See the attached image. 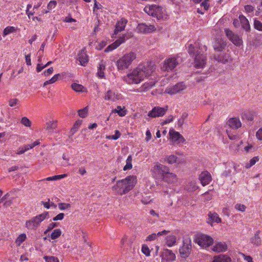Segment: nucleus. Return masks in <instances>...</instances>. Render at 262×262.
Segmentation results:
<instances>
[{"label": "nucleus", "instance_id": "nucleus-37", "mask_svg": "<svg viewBox=\"0 0 262 262\" xmlns=\"http://www.w3.org/2000/svg\"><path fill=\"white\" fill-rule=\"evenodd\" d=\"M61 234V230L60 229L54 230L50 234V237L52 239H55L58 238Z\"/></svg>", "mask_w": 262, "mask_h": 262}, {"label": "nucleus", "instance_id": "nucleus-64", "mask_svg": "<svg viewBox=\"0 0 262 262\" xmlns=\"http://www.w3.org/2000/svg\"><path fill=\"white\" fill-rule=\"evenodd\" d=\"M256 136L259 140H262V127L257 130Z\"/></svg>", "mask_w": 262, "mask_h": 262}, {"label": "nucleus", "instance_id": "nucleus-52", "mask_svg": "<svg viewBox=\"0 0 262 262\" xmlns=\"http://www.w3.org/2000/svg\"><path fill=\"white\" fill-rule=\"evenodd\" d=\"M78 115L81 118H85L88 114V109L87 107L83 108L82 109H80L78 112Z\"/></svg>", "mask_w": 262, "mask_h": 262}, {"label": "nucleus", "instance_id": "nucleus-32", "mask_svg": "<svg viewBox=\"0 0 262 262\" xmlns=\"http://www.w3.org/2000/svg\"><path fill=\"white\" fill-rule=\"evenodd\" d=\"M242 118L243 120L252 121L254 119V115L253 113L251 112H246L242 114Z\"/></svg>", "mask_w": 262, "mask_h": 262}, {"label": "nucleus", "instance_id": "nucleus-43", "mask_svg": "<svg viewBox=\"0 0 262 262\" xmlns=\"http://www.w3.org/2000/svg\"><path fill=\"white\" fill-rule=\"evenodd\" d=\"M20 122L25 126L30 127L31 126V121L26 117H24L21 118Z\"/></svg>", "mask_w": 262, "mask_h": 262}, {"label": "nucleus", "instance_id": "nucleus-23", "mask_svg": "<svg viewBox=\"0 0 262 262\" xmlns=\"http://www.w3.org/2000/svg\"><path fill=\"white\" fill-rule=\"evenodd\" d=\"M104 98L105 100L116 101L119 99V96L118 94H115L114 92L108 90L106 93Z\"/></svg>", "mask_w": 262, "mask_h": 262}, {"label": "nucleus", "instance_id": "nucleus-60", "mask_svg": "<svg viewBox=\"0 0 262 262\" xmlns=\"http://www.w3.org/2000/svg\"><path fill=\"white\" fill-rule=\"evenodd\" d=\"M64 216V214L63 213H60L58 215H57L56 216L54 217L53 218V220L54 221H58V220H62Z\"/></svg>", "mask_w": 262, "mask_h": 262}, {"label": "nucleus", "instance_id": "nucleus-49", "mask_svg": "<svg viewBox=\"0 0 262 262\" xmlns=\"http://www.w3.org/2000/svg\"><path fill=\"white\" fill-rule=\"evenodd\" d=\"M254 27L257 30L262 31V23L260 21L255 19L254 21Z\"/></svg>", "mask_w": 262, "mask_h": 262}, {"label": "nucleus", "instance_id": "nucleus-13", "mask_svg": "<svg viewBox=\"0 0 262 262\" xmlns=\"http://www.w3.org/2000/svg\"><path fill=\"white\" fill-rule=\"evenodd\" d=\"M225 32L227 37L235 46H240L242 44V39L237 34L233 33L232 31L227 28L225 29Z\"/></svg>", "mask_w": 262, "mask_h": 262}, {"label": "nucleus", "instance_id": "nucleus-11", "mask_svg": "<svg viewBox=\"0 0 262 262\" xmlns=\"http://www.w3.org/2000/svg\"><path fill=\"white\" fill-rule=\"evenodd\" d=\"M186 88L185 84L183 82H179L174 85L167 86L165 89V93L169 95H175L180 93Z\"/></svg>", "mask_w": 262, "mask_h": 262}, {"label": "nucleus", "instance_id": "nucleus-36", "mask_svg": "<svg viewBox=\"0 0 262 262\" xmlns=\"http://www.w3.org/2000/svg\"><path fill=\"white\" fill-rule=\"evenodd\" d=\"M60 76V74H57L54 75L49 80H47L43 83V85H47L48 84H52L55 82L59 79V77Z\"/></svg>", "mask_w": 262, "mask_h": 262}, {"label": "nucleus", "instance_id": "nucleus-3", "mask_svg": "<svg viewBox=\"0 0 262 262\" xmlns=\"http://www.w3.org/2000/svg\"><path fill=\"white\" fill-rule=\"evenodd\" d=\"M136 182V177L129 176L124 179L117 181L116 185L113 187V190L117 194L122 195L132 190Z\"/></svg>", "mask_w": 262, "mask_h": 262}, {"label": "nucleus", "instance_id": "nucleus-51", "mask_svg": "<svg viewBox=\"0 0 262 262\" xmlns=\"http://www.w3.org/2000/svg\"><path fill=\"white\" fill-rule=\"evenodd\" d=\"M155 82H150L149 83H144L142 86V88L144 91H147L149 89H151L155 85Z\"/></svg>", "mask_w": 262, "mask_h": 262}, {"label": "nucleus", "instance_id": "nucleus-21", "mask_svg": "<svg viewBox=\"0 0 262 262\" xmlns=\"http://www.w3.org/2000/svg\"><path fill=\"white\" fill-rule=\"evenodd\" d=\"M227 250V245L225 242H218L212 247V250L216 252H225Z\"/></svg>", "mask_w": 262, "mask_h": 262}, {"label": "nucleus", "instance_id": "nucleus-7", "mask_svg": "<svg viewBox=\"0 0 262 262\" xmlns=\"http://www.w3.org/2000/svg\"><path fill=\"white\" fill-rule=\"evenodd\" d=\"M153 171L155 173L160 175L164 180H168L169 178H172L171 181L173 182L176 180V174L169 172V168L163 165L158 164L153 168Z\"/></svg>", "mask_w": 262, "mask_h": 262}, {"label": "nucleus", "instance_id": "nucleus-28", "mask_svg": "<svg viewBox=\"0 0 262 262\" xmlns=\"http://www.w3.org/2000/svg\"><path fill=\"white\" fill-rule=\"evenodd\" d=\"M208 217L210 220L209 223H220L221 222V219L220 218L219 215L215 212H209L208 213Z\"/></svg>", "mask_w": 262, "mask_h": 262}, {"label": "nucleus", "instance_id": "nucleus-25", "mask_svg": "<svg viewBox=\"0 0 262 262\" xmlns=\"http://www.w3.org/2000/svg\"><path fill=\"white\" fill-rule=\"evenodd\" d=\"M239 19L241 22L242 28L246 31H249L250 30V26L247 18L241 14L239 16Z\"/></svg>", "mask_w": 262, "mask_h": 262}, {"label": "nucleus", "instance_id": "nucleus-4", "mask_svg": "<svg viewBox=\"0 0 262 262\" xmlns=\"http://www.w3.org/2000/svg\"><path fill=\"white\" fill-rule=\"evenodd\" d=\"M136 58V54L134 52L126 53L121 56L116 62L117 70L121 73L128 69L133 61Z\"/></svg>", "mask_w": 262, "mask_h": 262}, {"label": "nucleus", "instance_id": "nucleus-10", "mask_svg": "<svg viewBox=\"0 0 262 262\" xmlns=\"http://www.w3.org/2000/svg\"><path fill=\"white\" fill-rule=\"evenodd\" d=\"M180 62L178 57L172 56L166 59L163 63L162 69L164 71H172Z\"/></svg>", "mask_w": 262, "mask_h": 262}, {"label": "nucleus", "instance_id": "nucleus-55", "mask_svg": "<svg viewBox=\"0 0 262 262\" xmlns=\"http://www.w3.org/2000/svg\"><path fill=\"white\" fill-rule=\"evenodd\" d=\"M142 252L146 255L149 256L150 251L148 247V246L146 245H143L142 246Z\"/></svg>", "mask_w": 262, "mask_h": 262}, {"label": "nucleus", "instance_id": "nucleus-48", "mask_svg": "<svg viewBox=\"0 0 262 262\" xmlns=\"http://www.w3.org/2000/svg\"><path fill=\"white\" fill-rule=\"evenodd\" d=\"M120 136L121 134L119 132V131L118 130H116L115 131V135L107 136L106 138L108 139L116 140L118 139L120 137Z\"/></svg>", "mask_w": 262, "mask_h": 262}, {"label": "nucleus", "instance_id": "nucleus-56", "mask_svg": "<svg viewBox=\"0 0 262 262\" xmlns=\"http://www.w3.org/2000/svg\"><path fill=\"white\" fill-rule=\"evenodd\" d=\"M82 122V121L81 120H77L74 124V126L72 128V131H73V133L76 132L78 129L79 127L81 124Z\"/></svg>", "mask_w": 262, "mask_h": 262}, {"label": "nucleus", "instance_id": "nucleus-5", "mask_svg": "<svg viewBox=\"0 0 262 262\" xmlns=\"http://www.w3.org/2000/svg\"><path fill=\"white\" fill-rule=\"evenodd\" d=\"M144 11L148 15L156 17L159 20H165L168 17L165 9L158 5H152L146 6L145 7Z\"/></svg>", "mask_w": 262, "mask_h": 262}, {"label": "nucleus", "instance_id": "nucleus-41", "mask_svg": "<svg viewBox=\"0 0 262 262\" xmlns=\"http://www.w3.org/2000/svg\"><path fill=\"white\" fill-rule=\"evenodd\" d=\"M259 160L258 157H254L252 159H251L249 162L246 163L245 165V167L246 168H249L253 165H254L257 161Z\"/></svg>", "mask_w": 262, "mask_h": 262}, {"label": "nucleus", "instance_id": "nucleus-9", "mask_svg": "<svg viewBox=\"0 0 262 262\" xmlns=\"http://www.w3.org/2000/svg\"><path fill=\"white\" fill-rule=\"evenodd\" d=\"M192 250L191 241L189 237L185 238L183 245L180 247L179 253L182 258H187L190 255Z\"/></svg>", "mask_w": 262, "mask_h": 262}, {"label": "nucleus", "instance_id": "nucleus-59", "mask_svg": "<svg viewBox=\"0 0 262 262\" xmlns=\"http://www.w3.org/2000/svg\"><path fill=\"white\" fill-rule=\"evenodd\" d=\"M209 6L210 5L209 4L208 0H205L200 5V6L204 9V11H207L208 9Z\"/></svg>", "mask_w": 262, "mask_h": 262}, {"label": "nucleus", "instance_id": "nucleus-1", "mask_svg": "<svg viewBox=\"0 0 262 262\" xmlns=\"http://www.w3.org/2000/svg\"><path fill=\"white\" fill-rule=\"evenodd\" d=\"M156 69L151 63H140L133 71L124 77V81L129 84H139L145 78L149 77Z\"/></svg>", "mask_w": 262, "mask_h": 262}, {"label": "nucleus", "instance_id": "nucleus-18", "mask_svg": "<svg viewBox=\"0 0 262 262\" xmlns=\"http://www.w3.org/2000/svg\"><path fill=\"white\" fill-rule=\"evenodd\" d=\"M214 58L217 61L222 62L224 64L228 63L230 62L231 61V58L228 53L215 55Z\"/></svg>", "mask_w": 262, "mask_h": 262}, {"label": "nucleus", "instance_id": "nucleus-57", "mask_svg": "<svg viewBox=\"0 0 262 262\" xmlns=\"http://www.w3.org/2000/svg\"><path fill=\"white\" fill-rule=\"evenodd\" d=\"M57 226V224L55 223H50L47 229L44 231V234H47L49 231H51L54 228H55Z\"/></svg>", "mask_w": 262, "mask_h": 262}, {"label": "nucleus", "instance_id": "nucleus-20", "mask_svg": "<svg viewBox=\"0 0 262 262\" xmlns=\"http://www.w3.org/2000/svg\"><path fill=\"white\" fill-rule=\"evenodd\" d=\"M226 46V42L222 39H218L214 43V49L219 52L223 51Z\"/></svg>", "mask_w": 262, "mask_h": 262}, {"label": "nucleus", "instance_id": "nucleus-47", "mask_svg": "<svg viewBox=\"0 0 262 262\" xmlns=\"http://www.w3.org/2000/svg\"><path fill=\"white\" fill-rule=\"evenodd\" d=\"M188 117V114L186 113H183L181 118L178 120V125L179 126H181L184 122V120Z\"/></svg>", "mask_w": 262, "mask_h": 262}, {"label": "nucleus", "instance_id": "nucleus-63", "mask_svg": "<svg viewBox=\"0 0 262 262\" xmlns=\"http://www.w3.org/2000/svg\"><path fill=\"white\" fill-rule=\"evenodd\" d=\"M157 235L156 233H152L149 235H148L146 238V241H153L154 239H155L157 237Z\"/></svg>", "mask_w": 262, "mask_h": 262}, {"label": "nucleus", "instance_id": "nucleus-38", "mask_svg": "<svg viewBox=\"0 0 262 262\" xmlns=\"http://www.w3.org/2000/svg\"><path fill=\"white\" fill-rule=\"evenodd\" d=\"M56 127V121H50L46 123V129L50 132H52Z\"/></svg>", "mask_w": 262, "mask_h": 262}, {"label": "nucleus", "instance_id": "nucleus-58", "mask_svg": "<svg viewBox=\"0 0 262 262\" xmlns=\"http://www.w3.org/2000/svg\"><path fill=\"white\" fill-rule=\"evenodd\" d=\"M235 208L238 211L244 212L246 210V206L243 204H236L235 205Z\"/></svg>", "mask_w": 262, "mask_h": 262}, {"label": "nucleus", "instance_id": "nucleus-35", "mask_svg": "<svg viewBox=\"0 0 262 262\" xmlns=\"http://www.w3.org/2000/svg\"><path fill=\"white\" fill-rule=\"evenodd\" d=\"M27 238L25 233L20 234L15 240V244L17 246H19L26 240Z\"/></svg>", "mask_w": 262, "mask_h": 262}, {"label": "nucleus", "instance_id": "nucleus-15", "mask_svg": "<svg viewBox=\"0 0 262 262\" xmlns=\"http://www.w3.org/2000/svg\"><path fill=\"white\" fill-rule=\"evenodd\" d=\"M169 135L174 143H183L185 141L184 137L179 132L174 131L173 129L169 130Z\"/></svg>", "mask_w": 262, "mask_h": 262}, {"label": "nucleus", "instance_id": "nucleus-19", "mask_svg": "<svg viewBox=\"0 0 262 262\" xmlns=\"http://www.w3.org/2000/svg\"><path fill=\"white\" fill-rule=\"evenodd\" d=\"M199 179L202 185L205 186L211 182V176L208 171H204L200 175Z\"/></svg>", "mask_w": 262, "mask_h": 262}, {"label": "nucleus", "instance_id": "nucleus-8", "mask_svg": "<svg viewBox=\"0 0 262 262\" xmlns=\"http://www.w3.org/2000/svg\"><path fill=\"white\" fill-rule=\"evenodd\" d=\"M194 241L200 246L203 248H207L213 243V239L211 236L208 235L198 234L195 235Z\"/></svg>", "mask_w": 262, "mask_h": 262}, {"label": "nucleus", "instance_id": "nucleus-12", "mask_svg": "<svg viewBox=\"0 0 262 262\" xmlns=\"http://www.w3.org/2000/svg\"><path fill=\"white\" fill-rule=\"evenodd\" d=\"M156 30V28L154 25L145 23L139 24L136 28L138 33L144 34L151 33Z\"/></svg>", "mask_w": 262, "mask_h": 262}, {"label": "nucleus", "instance_id": "nucleus-61", "mask_svg": "<svg viewBox=\"0 0 262 262\" xmlns=\"http://www.w3.org/2000/svg\"><path fill=\"white\" fill-rule=\"evenodd\" d=\"M53 71H54L53 68L52 67H51V68H49L48 69H47V70H45L43 72V74L45 76H48L53 73Z\"/></svg>", "mask_w": 262, "mask_h": 262}, {"label": "nucleus", "instance_id": "nucleus-31", "mask_svg": "<svg viewBox=\"0 0 262 262\" xmlns=\"http://www.w3.org/2000/svg\"><path fill=\"white\" fill-rule=\"evenodd\" d=\"M166 239L167 246L171 247L176 244L177 238L174 235H168L167 236Z\"/></svg>", "mask_w": 262, "mask_h": 262}, {"label": "nucleus", "instance_id": "nucleus-54", "mask_svg": "<svg viewBox=\"0 0 262 262\" xmlns=\"http://www.w3.org/2000/svg\"><path fill=\"white\" fill-rule=\"evenodd\" d=\"M9 105L11 107H13L19 105V101L16 98L11 99L9 101Z\"/></svg>", "mask_w": 262, "mask_h": 262}, {"label": "nucleus", "instance_id": "nucleus-22", "mask_svg": "<svg viewBox=\"0 0 262 262\" xmlns=\"http://www.w3.org/2000/svg\"><path fill=\"white\" fill-rule=\"evenodd\" d=\"M127 23V20L125 18H121L120 20L118 21L116 25V28L115 30V34H117L118 32L123 31Z\"/></svg>", "mask_w": 262, "mask_h": 262}, {"label": "nucleus", "instance_id": "nucleus-29", "mask_svg": "<svg viewBox=\"0 0 262 262\" xmlns=\"http://www.w3.org/2000/svg\"><path fill=\"white\" fill-rule=\"evenodd\" d=\"M259 233L260 231H257L255 233L254 236L252 237L251 239V242L256 246L259 245L261 242L259 236Z\"/></svg>", "mask_w": 262, "mask_h": 262}, {"label": "nucleus", "instance_id": "nucleus-62", "mask_svg": "<svg viewBox=\"0 0 262 262\" xmlns=\"http://www.w3.org/2000/svg\"><path fill=\"white\" fill-rule=\"evenodd\" d=\"M45 68L46 66L42 64L41 63H38L36 67V71L37 72L39 73Z\"/></svg>", "mask_w": 262, "mask_h": 262}, {"label": "nucleus", "instance_id": "nucleus-14", "mask_svg": "<svg viewBox=\"0 0 262 262\" xmlns=\"http://www.w3.org/2000/svg\"><path fill=\"white\" fill-rule=\"evenodd\" d=\"M168 107L167 106L162 107L160 106H155L152 109L149 111L148 113V116L151 118H156L163 116L167 110Z\"/></svg>", "mask_w": 262, "mask_h": 262}, {"label": "nucleus", "instance_id": "nucleus-45", "mask_svg": "<svg viewBox=\"0 0 262 262\" xmlns=\"http://www.w3.org/2000/svg\"><path fill=\"white\" fill-rule=\"evenodd\" d=\"M15 31L14 27L9 26L5 28L3 31V36H5Z\"/></svg>", "mask_w": 262, "mask_h": 262}, {"label": "nucleus", "instance_id": "nucleus-50", "mask_svg": "<svg viewBox=\"0 0 262 262\" xmlns=\"http://www.w3.org/2000/svg\"><path fill=\"white\" fill-rule=\"evenodd\" d=\"M71 206V204L69 203H60L58 204V208L60 210L68 209Z\"/></svg>", "mask_w": 262, "mask_h": 262}, {"label": "nucleus", "instance_id": "nucleus-24", "mask_svg": "<svg viewBox=\"0 0 262 262\" xmlns=\"http://www.w3.org/2000/svg\"><path fill=\"white\" fill-rule=\"evenodd\" d=\"M228 124L230 127L233 129H238L242 126L241 121L238 118H232L229 119L228 121Z\"/></svg>", "mask_w": 262, "mask_h": 262}, {"label": "nucleus", "instance_id": "nucleus-27", "mask_svg": "<svg viewBox=\"0 0 262 262\" xmlns=\"http://www.w3.org/2000/svg\"><path fill=\"white\" fill-rule=\"evenodd\" d=\"M105 70V63L101 60L98 67L97 76L100 78H102L104 77V71Z\"/></svg>", "mask_w": 262, "mask_h": 262}, {"label": "nucleus", "instance_id": "nucleus-40", "mask_svg": "<svg viewBox=\"0 0 262 262\" xmlns=\"http://www.w3.org/2000/svg\"><path fill=\"white\" fill-rule=\"evenodd\" d=\"M71 87L74 91L77 92H81L83 91L84 87L81 84L74 83L71 85Z\"/></svg>", "mask_w": 262, "mask_h": 262}, {"label": "nucleus", "instance_id": "nucleus-30", "mask_svg": "<svg viewBox=\"0 0 262 262\" xmlns=\"http://www.w3.org/2000/svg\"><path fill=\"white\" fill-rule=\"evenodd\" d=\"M165 256L167 260L172 261L176 259V255L172 251L169 249H166L164 252Z\"/></svg>", "mask_w": 262, "mask_h": 262}, {"label": "nucleus", "instance_id": "nucleus-17", "mask_svg": "<svg viewBox=\"0 0 262 262\" xmlns=\"http://www.w3.org/2000/svg\"><path fill=\"white\" fill-rule=\"evenodd\" d=\"M77 60H79L80 65L85 66L89 61V57L86 54L85 49L81 50L78 54Z\"/></svg>", "mask_w": 262, "mask_h": 262}, {"label": "nucleus", "instance_id": "nucleus-53", "mask_svg": "<svg viewBox=\"0 0 262 262\" xmlns=\"http://www.w3.org/2000/svg\"><path fill=\"white\" fill-rule=\"evenodd\" d=\"M166 161L169 164H173L177 162V158L174 155H170L167 157Z\"/></svg>", "mask_w": 262, "mask_h": 262}, {"label": "nucleus", "instance_id": "nucleus-42", "mask_svg": "<svg viewBox=\"0 0 262 262\" xmlns=\"http://www.w3.org/2000/svg\"><path fill=\"white\" fill-rule=\"evenodd\" d=\"M56 5H57V2L56 1H50L47 5L48 10H46L45 13H47L49 12L51 10H52L53 9H54L56 7Z\"/></svg>", "mask_w": 262, "mask_h": 262}, {"label": "nucleus", "instance_id": "nucleus-46", "mask_svg": "<svg viewBox=\"0 0 262 262\" xmlns=\"http://www.w3.org/2000/svg\"><path fill=\"white\" fill-rule=\"evenodd\" d=\"M245 11L247 13L249 14L250 15H252L253 14V12L254 10V7L252 6L251 5H246L244 7Z\"/></svg>", "mask_w": 262, "mask_h": 262}, {"label": "nucleus", "instance_id": "nucleus-16", "mask_svg": "<svg viewBox=\"0 0 262 262\" xmlns=\"http://www.w3.org/2000/svg\"><path fill=\"white\" fill-rule=\"evenodd\" d=\"M125 40V36H122V37H119L114 42L107 47L104 51L105 52L112 51L118 48L121 44L124 43Z\"/></svg>", "mask_w": 262, "mask_h": 262}, {"label": "nucleus", "instance_id": "nucleus-44", "mask_svg": "<svg viewBox=\"0 0 262 262\" xmlns=\"http://www.w3.org/2000/svg\"><path fill=\"white\" fill-rule=\"evenodd\" d=\"M43 259L46 262H59V259L55 256H45Z\"/></svg>", "mask_w": 262, "mask_h": 262}, {"label": "nucleus", "instance_id": "nucleus-2", "mask_svg": "<svg viewBox=\"0 0 262 262\" xmlns=\"http://www.w3.org/2000/svg\"><path fill=\"white\" fill-rule=\"evenodd\" d=\"M189 55L194 57V66L196 68H204L207 60V56L203 54V51L206 50V47L200 45L198 41L192 42L189 41L185 46Z\"/></svg>", "mask_w": 262, "mask_h": 262}, {"label": "nucleus", "instance_id": "nucleus-39", "mask_svg": "<svg viewBox=\"0 0 262 262\" xmlns=\"http://www.w3.org/2000/svg\"><path fill=\"white\" fill-rule=\"evenodd\" d=\"M132 158L131 156H128L126 160V165L123 167L124 170H127L128 169H130L132 168Z\"/></svg>", "mask_w": 262, "mask_h": 262}, {"label": "nucleus", "instance_id": "nucleus-33", "mask_svg": "<svg viewBox=\"0 0 262 262\" xmlns=\"http://www.w3.org/2000/svg\"><path fill=\"white\" fill-rule=\"evenodd\" d=\"M113 112L117 113L121 117H123L126 114V110L125 109V107H122L121 106H117Z\"/></svg>", "mask_w": 262, "mask_h": 262}, {"label": "nucleus", "instance_id": "nucleus-26", "mask_svg": "<svg viewBox=\"0 0 262 262\" xmlns=\"http://www.w3.org/2000/svg\"><path fill=\"white\" fill-rule=\"evenodd\" d=\"M212 262H231V259L226 255H220L215 256Z\"/></svg>", "mask_w": 262, "mask_h": 262}, {"label": "nucleus", "instance_id": "nucleus-6", "mask_svg": "<svg viewBox=\"0 0 262 262\" xmlns=\"http://www.w3.org/2000/svg\"><path fill=\"white\" fill-rule=\"evenodd\" d=\"M48 217V212H44L27 221L26 222V227L28 229L35 230L37 227L40 226V223Z\"/></svg>", "mask_w": 262, "mask_h": 262}, {"label": "nucleus", "instance_id": "nucleus-34", "mask_svg": "<svg viewBox=\"0 0 262 262\" xmlns=\"http://www.w3.org/2000/svg\"><path fill=\"white\" fill-rule=\"evenodd\" d=\"M198 188V186L196 184L195 181H191L188 183L187 186V189L188 191L193 192Z\"/></svg>", "mask_w": 262, "mask_h": 262}]
</instances>
